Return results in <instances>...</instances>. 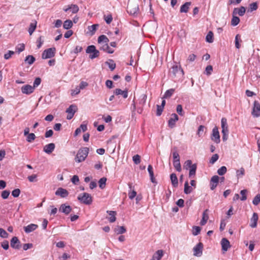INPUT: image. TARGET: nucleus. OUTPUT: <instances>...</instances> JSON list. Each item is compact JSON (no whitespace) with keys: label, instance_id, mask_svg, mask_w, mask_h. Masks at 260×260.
Here are the masks:
<instances>
[{"label":"nucleus","instance_id":"603ef678","mask_svg":"<svg viewBox=\"0 0 260 260\" xmlns=\"http://www.w3.org/2000/svg\"><path fill=\"white\" fill-rule=\"evenodd\" d=\"M36 137L34 133H30L27 136L26 141L29 143H31L32 141L35 140Z\"/></svg>","mask_w":260,"mask_h":260},{"label":"nucleus","instance_id":"473e14b6","mask_svg":"<svg viewBox=\"0 0 260 260\" xmlns=\"http://www.w3.org/2000/svg\"><path fill=\"white\" fill-rule=\"evenodd\" d=\"M128 187H129V188L130 189V190L128 191V197L131 200H132L136 196L137 192L134 190H132V184L129 183Z\"/></svg>","mask_w":260,"mask_h":260},{"label":"nucleus","instance_id":"4c0bfd02","mask_svg":"<svg viewBox=\"0 0 260 260\" xmlns=\"http://www.w3.org/2000/svg\"><path fill=\"white\" fill-rule=\"evenodd\" d=\"M206 42L211 43L213 42V33L212 31H210L206 37Z\"/></svg>","mask_w":260,"mask_h":260},{"label":"nucleus","instance_id":"c85d7f7f","mask_svg":"<svg viewBox=\"0 0 260 260\" xmlns=\"http://www.w3.org/2000/svg\"><path fill=\"white\" fill-rule=\"evenodd\" d=\"M191 5V2H186L180 7V11L181 13H187L188 11L189 6Z\"/></svg>","mask_w":260,"mask_h":260},{"label":"nucleus","instance_id":"4468645a","mask_svg":"<svg viewBox=\"0 0 260 260\" xmlns=\"http://www.w3.org/2000/svg\"><path fill=\"white\" fill-rule=\"evenodd\" d=\"M63 11L67 12L70 10L73 14H76L79 11V7L77 5L72 4L67 7H64L63 9Z\"/></svg>","mask_w":260,"mask_h":260},{"label":"nucleus","instance_id":"c9c22d12","mask_svg":"<svg viewBox=\"0 0 260 260\" xmlns=\"http://www.w3.org/2000/svg\"><path fill=\"white\" fill-rule=\"evenodd\" d=\"M126 231V229L123 226H117V228L115 229V232L117 234H122L125 233Z\"/></svg>","mask_w":260,"mask_h":260},{"label":"nucleus","instance_id":"bf43d9fd","mask_svg":"<svg viewBox=\"0 0 260 260\" xmlns=\"http://www.w3.org/2000/svg\"><path fill=\"white\" fill-rule=\"evenodd\" d=\"M260 203V194H257L253 199L252 203L256 206Z\"/></svg>","mask_w":260,"mask_h":260},{"label":"nucleus","instance_id":"39448f33","mask_svg":"<svg viewBox=\"0 0 260 260\" xmlns=\"http://www.w3.org/2000/svg\"><path fill=\"white\" fill-rule=\"evenodd\" d=\"M221 124L222 128V140L223 141L227 140L229 135L228 126L227 124L226 119L222 118L221 120Z\"/></svg>","mask_w":260,"mask_h":260},{"label":"nucleus","instance_id":"c756f323","mask_svg":"<svg viewBox=\"0 0 260 260\" xmlns=\"http://www.w3.org/2000/svg\"><path fill=\"white\" fill-rule=\"evenodd\" d=\"M197 166L196 164H193V167L189 169V177L193 178L196 175Z\"/></svg>","mask_w":260,"mask_h":260},{"label":"nucleus","instance_id":"3c124183","mask_svg":"<svg viewBox=\"0 0 260 260\" xmlns=\"http://www.w3.org/2000/svg\"><path fill=\"white\" fill-rule=\"evenodd\" d=\"M201 229L200 226H194L192 227V234L194 236H197L200 234Z\"/></svg>","mask_w":260,"mask_h":260},{"label":"nucleus","instance_id":"8fccbe9b","mask_svg":"<svg viewBox=\"0 0 260 260\" xmlns=\"http://www.w3.org/2000/svg\"><path fill=\"white\" fill-rule=\"evenodd\" d=\"M245 174V170L243 168L236 171V176L238 178L242 177Z\"/></svg>","mask_w":260,"mask_h":260},{"label":"nucleus","instance_id":"412c9836","mask_svg":"<svg viewBox=\"0 0 260 260\" xmlns=\"http://www.w3.org/2000/svg\"><path fill=\"white\" fill-rule=\"evenodd\" d=\"M55 147L54 143H49L44 147L43 151L47 154H50L54 150Z\"/></svg>","mask_w":260,"mask_h":260},{"label":"nucleus","instance_id":"4be33fe9","mask_svg":"<svg viewBox=\"0 0 260 260\" xmlns=\"http://www.w3.org/2000/svg\"><path fill=\"white\" fill-rule=\"evenodd\" d=\"M258 215L256 213H253L252 217L250 219V226L254 228L257 226V222L258 220Z\"/></svg>","mask_w":260,"mask_h":260},{"label":"nucleus","instance_id":"0eeeda50","mask_svg":"<svg viewBox=\"0 0 260 260\" xmlns=\"http://www.w3.org/2000/svg\"><path fill=\"white\" fill-rule=\"evenodd\" d=\"M55 53V48H50L45 50L42 54V57L43 59L51 58L54 56Z\"/></svg>","mask_w":260,"mask_h":260},{"label":"nucleus","instance_id":"774afa93","mask_svg":"<svg viewBox=\"0 0 260 260\" xmlns=\"http://www.w3.org/2000/svg\"><path fill=\"white\" fill-rule=\"evenodd\" d=\"M10 193V192L9 191L7 190H4L2 192V197L4 199H7L9 197Z\"/></svg>","mask_w":260,"mask_h":260},{"label":"nucleus","instance_id":"f3484780","mask_svg":"<svg viewBox=\"0 0 260 260\" xmlns=\"http://www.w3.org/2000/svg\"><path fill=\"white\" fill-rule=\"evenodd\" d=\"M178 120V116L175 114H172L171 118L169 120L168 125L170 128H173L175 125V123Z\"/></svg>","mask_w":260,"mask_h":260},{"label":"nucleus","instance_id":"1a4fd4ad","mask_svg":"<svg viewBox=\"0 0 260 260\" xmlns=\"http://www.w3.org/2000/svg\"><path fill=\"white\" fill-rule=\"evenodd\" d=\"M252 115L254 117H257L260 116V99L258 101H254Z\"/></svg>","mask_w":260,"mask_h":260},{"label":"nucleus","instance_id":"aec40b11","mask_svg":"<svg viewBox=\"0 0 260 260\" xmlns=\"http://www.w3.org/2000/svg\"><path fill=\"white\" fill-rule=\"evenodd\" d=\"M38 226L37 224L31 223L28 225L23 228L24 231L26 233H30L38 228Z\"/></svg>","mask_w":260,"mask_h":260},{"label":"nucleus","instance_id":"5701e85b","mask_svg":"<svg viewBox=\"0 0 260 260\" xmlns=\"http://www.w3.org/2000/svg\"><path fill=\"white\" fill-rule=\"evenodd\" d=\"M221 245L222 247V250L224 251H226L228 248L230 247L229 241L225 238H223L221 239Z\"/></svg>","mask_w":260,"mask_h":260},{"label":"nucleus","instance_id":"423d86ee","mask_svg":"<svg viewBox=\"0 0 260 260\" xmlns=\"http://www.w3.org/2000/svg\"><path fill=\"white\" fill-rule=\"evenodd\" d=\"M86 52L87 54H89V57L91 59L96 58L100 55L99 51L96 49L94 45L88 46L86 50Z\"/></svg>","mask_w":260,"mask_h":260},{"label":"nucleus","instance_id":"e2e57ef3","mask_svg":"<svg viewBox=\"0 0 260 260\" xmlns=\"http://www.w3.org/2000/svg\"><path fill=\"white\" fill-rule=\"evenodd\" d=\"M44 43V40L43 39V37L42 36H40L37 41V48L38 49H39L41 47L42 45H43Z\"/></svg>","mask_w":260,"mask_h":260},{"label":"nucleus","instance_id":"9d476101","mask_svg":"<svg viewBox=\"0 0 260 260\" xmlns=\"http://www.w3.org/2000/svg\"><path fill=\"white\" fill-rule=\"evenodd\" d=\"M203 244L199 242L193 248V255L197 257H200L203 253Z\"/></svg>","mask_w":260,"mask_h":260},{"label":"nucleus","instance_id":"c03bdc74","mask_svg":"<svg viewBox=\"0 0 260 260\" xmlns=\"http://www.w3.org/2000/svg\"><path fill=\"white\" fill-rule=\"evenodd\" d=\"M104 19L107 24H110L112 21L113 17L111 14L104 15Z\"/></svg>","mask_w":260,"mask_h":260},{"label":"nucleus","instance_id":"a211bd4d","mask_svg":"<svg viewBox=\"0 0 260 260\" xmlns=\"http://www.w3.org/2000/svg\"><path fill=\"white\" fill-rule=\"evenodd\" d=\"M69 194V192L66 189L61 187L58 188L55 192V195L60 196L61 198H66Z\"/></svg>","mask_w":260,"mask_h":260},{"label":"nucleus","instance_id":"dca6fc26","mask_svg":"<svg viewBox=\"0 0 260 260\" xmlns=\"http://www.w3.org/2000/svg\"><path fill=\"white\" fill-rule=\"evenodd\" d=\"M59 211L66 215L69 214L72 211V208L69 205H66L65 204L61 205Z\"/></svg>","mask_w":260,"mask_h":260},{"label":"nucleus","instance_id":"2f4dec72","mask_svg":"<svg viewBox=\"0 0 260 260\" xmlns=\"http://www.w3.org/2000/svg\"><path fill=\"white\" fill-rule=\"evenodd\" d=\"M107 212L110 216L109 218V221L112 223L115 222L116 219L115 217L116 212L113 211H107Z\"/></svg>","mask_w":260,"mask_h":260},{"label":"nucleus","instance_id":"7ed1b4c3","mask_svg":"<svg viewBox=\"0 0 260 260\" xmlns=\"http://www.w3.org/2000/svg\"><path fill=\"white\" fill-rule=\"evenodd\" d=\"M139 11V5L137 1H129L127 6V11L131 15L137 14Z\"/></svg>","mask_w":260,"mask_h":260},{"label":"nucleus","instance_id":"cd10ccee","mask_svg":"<svg viewBox=\"0 0 260 260\" xmlns=\"http://www.w3.org/2000/svg\"><path fill=\"white\" fill-rule=\"evenodd\" d=\"M114 93L117 95H121L124 99H126L128 96L127 91L126 90H122L119 88L116 89L114 91Z\"/></svg>","mask_w":260,"mask_h":260},{"label":"nucleus","instance_id":"864d4df0","mask_svg":"<svg viewBox=\"0 0 260 260\" xmlns=\"http://www.w3.org/2000/svg\"><path fill=\"white\" fill-rule=\"evenodd\" d=\"M258 8L257 4L256 2L252 3L249 5V11L252 12L257 10Z\"/></svg>","mask_w":260,"mask_h":260},{"label":"nucleus","instance_id":"393cba45","mask_svg":"<svg viewBox=\"0 0 260 260\" xmlns=\"http://www.w3.org/2000/svg\"><path fill=\"white\" fill-rule=\"evenodd\" d=\"M208 211V210L206 209L203 213L202 219V220H201V221L200 222V224L201 225H205L207 223V220H208L209 216H208V214L207 213Z\"/></svg>","mask_w":260,"mask_h":260},{"label":"nucleus","instance_id":"e433bc0d","mask_svg":"<svg viewBox=\"0 0 260 260\" xmlns=\"http://www.w3.org/2000/svg\"><path fill=\"white\" fill-rule=\"evenodd\" d=\"M73 26V22L71 20H66L63 24V27L66 29H69L71 28Z\"/></svg>","mask_w":260,"mask_h":260},{"label":"nucleus","instance_id":"4d7b16f0","mask_svg":"<svg viewBox=\"0 0 260 260\" xmlns=\"http://www.w3.org/2000/svg\"><path fill=\"white\" fill-rule=\"evenodd\" d=\"M239 41H241L240 39V36L239 34H238L235 37V47L237 49H239L240 47Z\"/></svg>","mask_w":260,"mask_h":260},{"label":"nucleus","instance_id":"6e6d98bb","mask_svg":"<svg viewBox=\"0 0 260 260\" xmlns=\"http://www.w3.org/2000/svg\"><path fill=\"white\" fill-rule=\"evenodd\" d=\"M133 160L135 164H136V165L139 164L141 162L140 156L138 154L135 155L133 157Z\"/></svg>","mask_w":260,"mask_h":260},{"label":"nucleus","instance_id":"f8f14e48","mask_svg":"<svg viewBox=\"0 0 260 260\" xmlns=\"http://www.w3.org/2000/svg\"><path fill=\"white\" fill-rule=\"evenodd\" d=\"M34 87L32 86L27 84L21 87V90L23 94H30L34 91Z\"/></svg>","mask_w":260,"mask_h":260},{"label":"nucleus","instance_id":"7c9ffc66","mask_svg":"<svg viewBox=\"0 0 260 260\" xmlns=\"http://www.w3.org/2000/svg\"><path fill=\"white\" fill-rule=\"evenodd\" d=\"M109 41L108 38L104 35H101L99 37L98 42L99 44H103L105 43H108Z\"/></svg>","mask_w":260,"mask_h":260},{"label":"nucleus","instance_id":"680f3d73","mask_svg":"<svg viewBox=\"0 0 260 260\" xmlns=\"http://www.w3.org/2000/svg\"><path fill=\"white\" fill-rule=\"evenodd\" d=\"M20 192L19 188L15 189L12 191V195L14 198H17L19 196Z\"/></svg>","mask_w":260,"mask_h":260},{"label":"nucleus","instance_id":"58836bf2","mask_svg":"<svg viewBox=\"0 0 260 260\" xmlns=\"http://www.w3.org/2000/svg\"><path fill=\"white\" fill-rule=\"evenodd\" d=\"M148 171L149 172L151 182L154 183V178L153 168H152V166L150 165L148 166Z\"/></svg>","mask_w":260,"mask_h":260},{"label":"nucleus","instance_id":"79ce46f5","mask_svg":"<svg viewBox=\"0 0 260 260\" xmlns=\"http://www.w3.org/2000/svg\"><path fill=\"white\" fill-rule=\"evenodd\" d=\"M35 61V58L32 55H28L25 57V61L28 64H32Z\"/></svg>","mask_w":260,"mask_h":260},{"label":"nucleus","instance_id":"bb28decb","mask_svg":"<svg viewBox=\"0 0 260 260\" xmlns=\"http://www.w3.org/2000/svg\"><path fill=\"white\" fill-rule=\"evenodd\" d=\"M245 8L244 7L241 6L239 8H235L233 13L238 14L240 16H242L245 13Z\"/></svg>","mask_w":260,"mask_h":260},{"label":"nucleus","instance_id":"de8ad7c7","mask_svg":"<svg viewBox=\"0 0 260 260\" xmlns=\"http://www.w3.org/2000/svg\"><path fill=\"white\" fill-rule=\"evenodd\" d=\"M147 100V95L145 94H143L140 96V99L139 100V104L141 106H143L146 101Z\"/></svg>","mask_w":260,"mask_h":260},{"label":"nucleus","instance_id":"0e129e2a","mask_svg":"<svg viewBox=\"0 0 260 260\" xmlns=\"http://www.w3.org/2000/svg\"><path fill=\"white\" fill-rule=\"evenodd\" d=\"M176 111L179 115H184V113L183 112L182 107L181 105H178L177 106Z\"/></svg>","mask_w":260,"mask_h":260},{"label":"nucleus","instance_id":"052dcab7","mask_svg":"<svg viewBox=\"0 0 260 260\" xmlns=\"http://www.w3.org/2000/svg\"><path fill=\"white\" fill-rule=\"evenodd\" d=\"M41 83V79L40 77H37L35 79L32 87L35 88L37 87Z\"/></svg>","mask_w":260,"mask_h":260},{"label":"nucleus","instance_id":"a18cd8bd","mask_svg":"<svg viewBox=\"0 0 260 260\" xmlns=\"http://www.w3.org/2000/svg\"><path fill=\"white\" fill-rule=\"evenodd\" d=\"M173 166L176 171L178 172H180L181 171V167L180 161H178V160L173 161Z\"/></svg>","mask_w":260,"mask_h":260},{"label":"nucleus","instance_id":"49530a36","mask_svg":"<svg viewBox=\"0 0 260 260\" xmlns=\"http://www.w3.org/2000/svg\"><path fill=\"white\" fill-rule=\"evenodd\" d=\"M227 171V169L225 166H222L217 170V173L219 175H223Z\"/></svg>","mask_w":260,"mask_h":260},{"label":"nucleus","instance_id":"b1692460","mask_svg":"<svg viewBox=\"0 0 260 260\" xmlns=\"http://www.w3.org/2000/svg\"><path fill=\"white\" fill-rule=\"evenodd\" d=\"M163 254V251L162 250H158L153 255L150 260H160L162 257Z\"/></svg>","mask_w":260,"mask_h":260},{"label":"nucleus","instance_id":"6e6552de","mask_svg":"<svg viewBox=\"0 0 260 260\" xmlns=\"http://www.w3.org/2000/svg\"><path fill=\"white\" fill-rule=\"evenodd\" d=\"M211 139L216 144H219L220 142L219 133L217 126H215L212 129Z\"/></svg>","mask_w":260,"mask_h":260},{"label":"nucleus","instance_id":"a19ab883","mask_svg":"<svg viewBox=\"0 0 260 260\" xmlns=\"http://www.w3.org/2000/svg\"><path fill=\"white\" fill-rule=\"evenodd\" d=\"M37 26V22L35 21L34 23H31L29 25L28 28V32L30 35H31L34 31L35 30Z\"/></svg>","mask_w":260,"mask_h":260},{"label":"nucleus","instance_id":"f03ea898","mask_svg":"<svg viewBox=\"0 0 260 260\" xmlns=\"http://www.w3.org/2000/svg\"><path fill=\"white\" fill-rule=\"evenodd\" d=\"M170 75L172 77H182L184 74L183 69L180 65L175 64L172 66L170 71Z\"/></svg>","mask_w":260,"mask_h":260},{"label":"nucleus","instance_id":"20e7f679","mask_svg":"<svg viewBox=\"0 0 260 260\" xmlns=\"http://www.w3.org/2000/svg\"><path fill=\"white\" fill-rule=\"evenodd\" d=\"M77 199L81 203L85 205H90L92 202L91 195L86 192L80 194Z\"/></svg>","mask_w":260,"mask_h":260},{"label":"nucleus","instance_id":"338daca9","mask_svg":"<svg viewBox=\"0 0 260 260\" xmlns=\"http://www.w3.org/2000/svg\"><path fill=\"white\" fill-rule=\"evenodd\" d=\"M205 126L204 125H200L198 127V132H197V135L199 136V137H201L204 130Z\"/></svg>","mask_w":260,"mask_h":260},{"label":"nucleus","instance_id":"f704fd0d","mask_svg":"<svg viewBox=\"0 0 260 260\" xmlns=\"http://www.w3.org/2000/svg\"><path fill=\"white\" fill-rule=\"evenodd\" d=\"M105 63L108 66L111 71H113L116 68V64L112 59H109Z\"/></svg>","mask_w":260,"mask_h":260},{"label":"nucleus","instance_id":"ddd939ff","mask_svg":"<svg viewBox=\"0 0 260 260\" xmlns=\"http://www.w3.org/2000/svg\"><path fill=\"white\" fill-rule=\"evenodd\" d=\"M219 180V177L217 175L213 176L210 180V189L213 190L217 186Z\"/></svg>","mask_w":260,"mask_h":260},{"label":"nucleus","instance_id":"72a5a7b5","mask_svg":"<svg viewBox=\"0 0 260 260\" xmlns=\"http://www.w3.org/2000/svg\"><path fill=\"white\" fill-rule=\"evenodd\" d=\"M193 190L192 187L189 186L188 181H186L184 184V192L185 194L190 193Z\"/></svg>","mask_w":260,"mask_h":260},{"label":"nucleus","instance_id":"ea45409f","mask_svg":"<svg viewBox=\"0 0 260 260\" xmlns=\"http://www.w3.org/2000/svg\"><path fill=\"white\" fill-rule=\"evenodd\" d=\"M174 91L175 90L173 88L167 90L165 92L162 99H167L168 98L171 97L173 94Z\"/></svg>","mask_w":260,"mask_h":260},{"label":"nucleus","instance_id":"37998d69","mask_svg":"<svg viewBox=\"0 0 260 260\" xmlns=\"http://www.w3.org/2000/svg\"><path fill=\"white\" fill-rule=\"evenodd\" d=\"M106 181L107 178L105 177H103L99 180V183L100 188L104 189L105 187Z\"/></svg>","mask_w":260,"mask_h":260},{"label":"nucleus","instance_id":"69168bd1","mask_svg":"<svg viewBox=\"0 0 260 260\" xmlns=\"http://www.w3.org/2000/svg\"><path fill=\"white\" fill-rule=\"evenodd\" d=\"M0 236L2 238H6L8 236L7 232L2 228H0Z\"/></svg>","mask_w":260,"mask_h":260},{"label":"nucleus","instance_id":"6ab92c4d","mask_svg":"<svg viewBox=\"0 0 260 260\" xmlns=\"http://www.w3.org/2000/svg\"><path fill=\"white\" fill-rule=\"evenodd\" d=\"M108 43H105L103 44H99L100 45V50H102L104 51H105L109 54H112L114 52V50L109 46Z\"/></svg>","mask_w":260,"mask_h":260},{"label":"nucleus","instance_id":"a878e982","mask_svg":"<svg viewBox=\"0 0 260 260\" xmlns=\"http://www.w3.org/2000/svg\"><path fill=\"white\" fill-rule=\"evenodd\" d=\"M170 179L171 181L172 184L174 187H176L178 186V180L177 176L175 173H172L171 174Z\"/></svg>","mask_w":260,"mask_h":260},{"label":"nucleus","instance_id":"2eb2a0df","mask_svg":"<svg viewBox=\"0 0 260 260\" xmlns=\"http://www.w3.org/2000/svg\"><path fill=\"white\" fill-rule=\"evenodd\" d=\"M11 246L16 249H19L20 247V242L16 237H13L11 240Z\"/></svg>","mask_w":260,"mask_h":260},{"label":"nucleus","instance_id":"13d9d810","mask_svg":"<svg viewBox=\"0 0 260 260\" xmlns=\"http://www.w3.org/2000/svg\"><path fill=\"white\" fill-rule=\"evenodd\" d=\"M219 158V155L217 154H215L212 155L210 159L209 162L211 164H214Z\"/></svg>","mask_w":260,"mask_h":260},{"label":"nucleus","instance_id":"5fc2aeb1","mask_svg":"<svg viewBox=\"0 0 260 260\" xmlns=\"http://www.w3.org/2000/svg\"><path fill=\"white\" fill-rule=\"evenodd\" d=\"M193 167V164H192V161L191 160H187L184 162V168L187 170L188 168H191Z\"/></svg>","mask_w":260,"mask_h":260},{"label":"nucleus","instance_id":"9b49d317","mask_svg":"<svg viewBox=\"0 0 260 260\" xmlns=\"http://www.w3.org/2000/svg\"><path fill=\"white\" fill-rule=\"evenodd\" d=\"M77 110V108L76 106L74 105H70L69 107L66 110V112L68 113L67 119L68 120L71 119L73 117Z\"/></svg>","mask_w":260,"mask_h":260},{"label":"nucleus","instance_id":"09e8293b","mask_svg":"<svg viewBox=\"0 0 260 260\" xmlns=\"http://www.w3.org/2000/svg\"><path fill=\"white\" fill-rule=\"evenodd\" d=\"M240 22V19L237 16H233L232 21H231V24L233 26H236Z\"/></svg>","mask_w":260,"mask_h":260},{"label":"nucleus","instance_id":"f257e3e1","mask_svg":"<svg viewBox=\"0 0 260 260\" xmlns=\"http://www.w3.org/2000/svg\"><path fill=\"white\" fill-rule=\"evenodd\" d=\"M89 153V148L88 147H83L80 148L77 153L75 158L76 162L79 163L85 160Z\"/></svg>","mask_w":260,"mask_h":260}]
</instances>
